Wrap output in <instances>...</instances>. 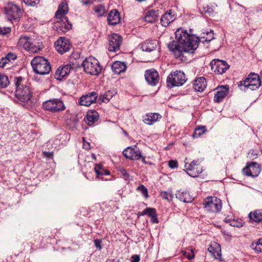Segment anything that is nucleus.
<instances>
[{
	"mask_svg": "<svg viewBox=\"0 0 262 262\" xmlns=\"http://www.w3.org/2000/svg\"><path fill=\"white\" fill-rule=\"evenodd\" d=\"M176 37L177 41H172L167 47L176 58L181 60H185L184 54L193 53L198 48L197 40L193 39V36L183 30H178L176 32Z\"/></svg>",
	"mask_w": 262,
	"mask_h": 262,
	"instance_id": "1",
	"label": "nucleus"
},
{
	"mask_svg": "<svg viewBox=\"0 0 262 262\" xmlns=\"http://www.w3.org/2000/svg\"><path fill=\"white\" fill-rule=\"evenodd\" d=\"M21 77H15L14 84L16 87L15 97L19 103L28 109L35 105V99L30 88L23 83Z\"/></svg>",
	"mask_w": 262,
	"mask_h": 262,
	"instance_id": "2",
	"label": "nucleus"
},
{
	"mask_svg": "<svg viewBox=\"0 0 262 262\" xmlns=\"http://www.w3.org/2000/svg\"><path fill=\"white\" fill-rule=\"evenodd\" d=\"M260 84L258 75L250 73L247 78L239 82L238 86L242 91L246 92L248 90H256L259 88Z\"/></svg>",
	"mask_w": 262,
	"mask_h": 262,
	"instance_id": "3",
	"label": "nucleus"
},
{
	"mask_svg": "<svg viewBox=\"0 0 262 262\" xmlns=\"http://www.w3.org/2000/svg\"><path fill=\"white\" fill-rule=\"evenodd\" d=\"M31 63L34 72L39 75L48 74L51 70L50 62L42 56L35 57Z\"/></svg>",
	"mask_w": 262,
	"mask_h": 262,
	"instance_id": "4",
	"label": "nucleus"
},
{
	"mask_svg": "<svg viewBox=\"0 0 262 262\" xmlns=\"http://www.w3.org/2000/svg\"><path fill=\"white\" fill-rule=\"evenodd\" d=\"M82 66L84 71L90 75L97 76L101 71V67L97 59L93 57L86 58Z\"/></svg>",
	"mask_w": 262,
	"mask_h": 262,
	"instance_id": "5",
	"label": "nucleus"
},
{
	"mask_svg": "<svg viewBox=\"0 0 262 262\" xmlns=\"http://www.w3.org/2000/svg\"><path fill=\"white\" fill-rule=\"evenodd\" d=\"M17 46L19 48H23L25 50L30 52L36 53L42 48V45L38 43L34 44L32 42V39L27 36H21L20 37L18 42Z\"/></svg>",
	"mask_w": 262,
	"mask_h": 262,
	"instance_id": "6",
	"label": "nucleus"
},
{
	"mask_svg": "<svg viewBox=\"0 0 262 262\" xmlns=\"http://www.w3.org/2000/svg\"><path fill=\"white\" fill-rule=\"evenodd\" d=\"M186 79L184 72L180 71H172L167 78V85L170 88L181 86L185 83Z\"/></svg>",
	"mask_w": 262,
	"mask_h": 262,
	"instance_id": "7",
	"label": "nucleus"
},
{
	"mask_svg": "<svg viewBox=\"0 0 262 262\" xmlns=\"http://www.w3.org/2000/svg\"><path fill=\"white\" fill-rule=\"evenodd\" d=\"M42 108L46 111L56 113L65 110L66 106L61 99L53 98L43 102Z\"/></svg>",
	"mask_w": 262,
	"mask_h": 262,
	"instance_id": "8",
	"label": "nucleus"
},
{
	"mask_svg": "<svg viewBox=\"0 0 262 262\" xmlns=\"http://www.w3.org/2000/svg\"><path fill=\"white\" fill-rule=\"evenodd\" d=\"M5 13L7 18L13 22H17L19 20L23 11L16 5L13 3H9L5 8Z\"/></svg>",
	"mask_w": 262,
	"mask_h": 262,
	"instance_id": "9",
	"label": "nucleus"
},
{
	"mask_svg": "<svg viewBox=\"0 0 262 262\" xmlns=\"http://www.w3.org/2000/svg\"><path fill=\"white\" fill-rule=\"evenodd\" d=\"M203 204L205 209L207 211L211 212H219L222 207L221 200L214 196H210L205 199Z\"/></svg>",
	"mask_w": 262,
	"mask_h": 262,
	"instance_id": "10",
	"label": "nucleus"
},
{
	"mask_svg": "<svg viewBox=\"0 0 262 262\" xmlns=\"http://www.w3.org/2000/svg\"><path fill=\"white\" fill-rule=\"evenodd\" d=\"M211 70L218 74L224 73L229 68L227 62L219 59H214L210 63Z\"/></svg>",
	"mask_w": 262,
	"mask_h": 262,
	"instance_id": "11",
	"label": "nucleus"
},
{
	"mask_svg": "<svg viewBox=\"0 0 262 262\" xmlns=\"http://www.w3.org/2000/svg\"><path fill=\"white\" fill-rule=\"evenodd\" d=\"M202 170L199 160H193L189 164H185V171L191 177H197Z\"/></svg>",
	"mask_w": 262,
	"mask_h": 262,
	"instance_id": "12",
	"label": "nucleus"
},
{
	"mask_svg": "<svg viewBox=\"0 0 262 262\" xmlns=\"http://www.w3.org/2000/svg\"><path fill=\"white\" fill-rule=\"evenodd\" d=\"M124 156L132 160H140L142 158V154L137 146L134 147H127L123 151Z\"/></svg>",
	"mask_w": 262,
	"mask_h": 262,
	"instance_id": "13",
	"label": "nucleus"
},
{
	"mask_svg": "<svg viewBox=\"0 0 262 262\" xmlns=\"http://www.w3.org/2000/svg\"><path fill=\"white\" fill-rule=\"evenodd\" d=\"M260 170V165L256 162H252L243 169V172L246 176L256 177L259 174Z\"/></svg>",
	"mask_w": 262,
	"mask_h": 262,
	"instance_id": "14",
	"label": "nucleus"
},
{
	"mask_svg": "<svg viewBox=\"0 0 262 262\" xmlns=\"http://www.w3.org/2000/svg\"><path fill=\"white\" fill-rule=\"evenodd\" d=\"M122 37L117 34H113L109 37L108 50L110 52H117L120 49Z\"/></svg>",
	"mask_w": 262,
	"mask_h": 262,
	"instance_id": "15",
	"label": "nucleus"
},
{
	"mask_svg": "<svg viewBox=\"0 0 262 262\" xmlns=\"http://www.w3.org/2000/svg\"><path fill=\"white\" fill-rule=\"evenodd\" d=\"M55 46L57 51L60 54L68 52L72 46L70 41L65 37H60L55 42Z\"/></svg>",
	"mask_w": 262,
	"mask_h": 262,
	"instance_id": "16",
	"label": "nucleus"
},
{
	"mask_svg": "<svg viewBox=\"0 0 262 262\" xmlns=\"http://www.w3.org/2000/svg\"><path fill=\"white\" fill-rule=\"evenodd\" d=\"M144 76L147 82L151 85H156L159 81V74L154 69L146 70Z\"/></svg>",
	"mask_w": 262,
	"mask_h": 262,
	"instance_id": "17",
	"label": "nucleus"
},
{
	"mask_svg": "<svg viewBox=\"0 0 262 262\" xmlns=\"http://www.w3.org/2000/svg\"><path fill=\"white\" fill-rule=\"evenodd\" d=\"M98 94L95 92H92L89 94L82 96L79 100V104L81 105L89 106L96 102Z\"/></svg>",
	"mask_w": 262,
	"mask_h": 262,
	"instance_id": "18",
	"label": "nucleus"
},
{
	"mask_svg": "<svg viewBox=\"0 0 262 262\" xmlns=\"http://www.w3.org/2000/svg\"><path fill=\"white\" fill-rule=\"evenodd\" d=\"M229 92V86L227 85H222L216 88V92L214 97V101L216 103H220L226 96Z\"/></svg>",
	"mask_w": 262,
	"mask_h": 262,
	"instance_id": "19",
	"label": "nucleus"
},
{
	"mask_svg": "<svg viewBox=\"0 0 262 262\" xmlns=\"http://www.w3.org/2000/svg\"><path fill=\"white\" fill-rule=\"evenodd\" d=\"M176 18V16L174 12L171 10H169L165 12L161 16L160 21L161 24L163 27H167Z\"/></svg>",
	"mask_w": 262,
	"mask_h": 262,
	"instance_id": "20",
	"label": "nucleus"
},
{
	"mask_svg": "<svg viewBox=\"0 0 262 262\" xmlns=\"http://www.w3.org/2000/svg\"><path fill=\"white\" fill-rule=\"evenodd\" d=\"M72 67L67 64L63 67H59L56 71L54 77L57 80H61L70 73Z\"/></svg>",
	"mask_w": 262,
	"mask_h": 262,
	"instance_id": "21",
	"label": "nucleus"
},
{
	"mask_svg": "<svg viewBox=\"0 0 262 262\" xmlns=\"http://www.w3.org/2000/svg\"><path fill=\"white\" fill-rule=\"evenodd\" d=\"M249 223L262 224V209L251 211L248 214Z\"/></svg>",
	"mask_w": 262,
	"mask_h": 262,
	"instance_id": "22",
	"label": "nucleus"
},
{
	"mask_svg": "<svg viewBox=\"0 0 262 262\" xmlns=\"http://www.w3.org/2000/svg\"><path fill=\"white\" fill-rule=\"evenodd\" d=\"M194 37L193 39L197 40L198 45L199 42L202 43L209 42L214 38L212 30L202 32L199 37Z\"/></svg>",
	"mask_w": 262,
	"mask_h": 262,
	"instance_id": "23",
	"label": "nucleus"
},
{
	"mask_svg": "<svg viewBox=\"0 0 262 262\" xmlns=\"http://www.w3.org/2000/svg\"><path fill=\"white\" fill-rule=\"evenodd\" d=\"M176 195L177 199L184 203H191L193 200V198L187 190H178Z\"/></svg>",
	"mask_w": 262,
	"mask_h": 262,
	"instance_id": "24",
	"label": "nucleus"
},
{
	"mask_svg": "<svg viewBox=\"0 0 262 262\" xmlns=\"http://www.w3.org/2000/svg\"><path fill=\"white\" fill-rule=\"evenodd\" d=\"M158 45L157 40H146L141 45V48L143 51L150 52L157 49Z\"/></svg>",
	"mask_w": 262,
	"mask_h": 262,
	"instance_id": "25",
	"label": "nucleus"
},
{
	"mask_svg": "<svg viewBox=\"0 0 262 262\" xmlns=\"http://www.w3.org/2000/svg\"><path fill=\"white\" fill-rule=\"evenodd\" d=\"M161 118V116L158 113L147 114L143 116V121L147 125H152Z\"/></svg>",
	"mask_w": 262,
	"mask_h": 262,
	"instance_id": "26",
	"label": "nucleus"
},
{
	"mask_svg": "<svg viewBox=\"0 0 262 262\" xmlns=\"http://www.w3.org/2000/svg\"><path fill=\"white\" fill-rule=\"evenodd\" d=\"M141 215H147L150 217V221L153 224L159 223L157 219V211L155 208L147 207L141 212Z\"/></svg>",
	"mask_w": 262,
	"mask_h": 262,
	"instance_id": "27",
	"label": "nucleus"
},
{
	"mask_svg": "<svg viewBox=\"0 0 262 262\" xmlns=\"http://www.w3.org/2000/svg\"><path fill=\"white\" fill-rule=\"evenodd\" d=\"M69 11L68 5L66 2H62L59 5L58 9L56 12L55 15L56 18H61L64 17L65 15Z\"/></svg>",
	"mask_w": 262,
	"mask_h": 262,
	"instance_id": "28",
	"label": "nucleus"
},
{
	"mask_svg": "<svg viewBox=\"0 0 262 262\" xmlns=\"http://www.w3.org/2000/svg\"><path fill=\"white\" fill-rule=\"evenodd\" d=\"M120 20L119 13L116 10H112L110 12L107 16L108 25H116L119 23Z\"/></svg>",
	"mask_w": 262,
	"mask_h": 262,
	"instance_id": "29",
	"label": "nucleus"
},
{
	"mask_svg": "<svg viewBox=\"0 0 262 262\" xmlns=\"http://www.w3.org/2000/svg\"><path fill=\"white\" fill-rule=\"evenodd\" d=\"M207 86V82L203 77L197 78L193 82V88L195 91L203 92Z\"/></svg>",
	"mask_w": 262,
	"mask_h": 262,
	"instance_id": "30",
	"label": "nucleus"
},
{
	"mask_svg": "<svg viewBox=\"0 0 262 262\" xmlns=\"http://www.w3.org/2000/svg\"><path fill=\"white\" fill-rule=\"evenodd\" d=\"M99 115L95 111H89L84 118L85 123L89 126H92L98 120Z\"/></svg>",
	"mask_w": 262,
	"mask_h": 262,
	"instance_id": "31",
	"label": "nucleus"
},
{
	"mask_svg": "<svg viewBox=\"0 0 262 262\" xmlns=\"http://www.w3.org/2000/svg\"><path fill=\"white\" fill-rule=\"evenodd\" d=\"M158 15L159 10H149L144 16V20L149 23H154L158 19Z\"/></svg>",
	"mask_w": 262,
	"mask_h": 262,
	"instance_id": "32",
	"label": "nucleus"
},
{
	"mask_svg": "<svg viewBox=\"0 0 262 262\" xmlns=\"http://www.w3.org/2000/svg\"><path fill=\"white\" fill-rule=\"evenodd\" d=\"M208 251L212 253L215 258L218 259L221 257V249L219 244L213 243L208 248Z\"/></svg>",
	"mask_w": 262,
	"mask_h": 262,
	"instance_id": "33",
	"label": "nucleus"
},
{
	"mask_svg": "<svg viewBox=\"0 0 262 262\" xmlns=\"http://www.w3.org/2000/svg\"><path fill=\"white\" fill-rule=\"evenodd\" d=\"M94 171L97 174V178L103 180L102 177L103 176L109 175L110 172L103 168L102 164H96L94 167Z\"/></svg>",
	"mask_w": 262,
	"mask_h": 262,
	"instance_id": "34",
	"label": "nucleus"
},
{
	"mask_svg": "<svg viewBox=\"0 0 262 262\" xmlns=\"http://www.w3.org/2000/svg\"><path fill=\"white\" fill-rule=\"evenodd\" d=\"M126 68V65L124 62L117 61L114 62L112 65V69L114 73L119 74L121 73L124 72Z\"/></svg>",
	"mask_w": 262,
	"mask_h": 262,
	"instance_id": "35",
	"label": "nucleus"
},
{
	"mask_svg": "<svg viewBox=\"0 0 262 262\" xmlns=\"http://www.w3.org/2000/svg\"><path fill=\"white\" fill-rule=\"evenodd\" d=\"M207 131L206 127L205 126H199L196 127L192 135L193 138L200 137L202 135L205 133Z\"/></svg>",
	"mask_w": 262,
	"mask_h": 262,
	"instance_id": "36",
	"label": "nucleus"
},
{
	"mask_svg": "<svg viewBox=\"0 0 262 262\" xmlns=\"http://www.w3.org/2000/svg\"><path fill=\"white\" fill-rule=\"evenodd\" d=\"M93 10L98 17L103 16L106 14V10L104 6L102 5H97L94 6Z\"/></svg>",
	"mask_w": 262,
	"mask_h": 262,
	"instance_id": "37",
	"label": "nucleus"
},
{
	"mask_svg": "<svg viewBox=\"0 0 262 262\" xmlns=\"http://www.w3.org/2000/svg\"><path fill=\"white\" fill-rule=\"evenodd\" d=\"M116 93L115 91H108L104 94L101 95L100 98L103 102L106 103L113 97V96Z\"/></svg>",
	"mask_w": 262,
	"mask_h": 262,
	"instance_id": "38",
	"label": "nucleus"
},
{
	"mask_svg": "<svg viewBox=\"0 0 262 262\" xmlns=\"http://www.w3.org/2000/svg\"><path fill=\"white\" fill-rule=\"evenodd\" d=\"M9 83L8 78L7 76L0 73V88H4Z\"/></svg>",
	"mask_w": 262,
	"mask_h": 262,
	"instance_id": "39",
	"label": "nucleus"
},
{
	"mask_svg": "<svg viewBox=\"0 0 262 262\" xmlns=\"http://www.w3.org/2000/svg\"><path fill=\"white\" fill-rule=\"evenodd\" d=\"M251 247L257 252H262V239H259L256 243H252Z\"/></svg>",
	"mask_w": 262,
	"mask_h": 262,
	"instance_id": "40",
	"label": "nucleus"
},
{
	"mask_svg": "<svg viewBox=\"0 0 262 262\" xmlns=\"http://www.w3.org/2000/svg\"><path fill=\"white\" fill-rule=\"evenodd\" d=\"M225 221L233 227H241L243 226V223L242 222L237 221L235 220H229L228 217H225Z\"/></svg>",
	"mask_w": 262,
	"mask_h": 262,
	"instance_id": "41",
	"label": "nucleus"
},
{
	"mask_svg": "<svg viewBox=\"0 0 262 262\" xmlns=\"http://www.w3.org/2000/svg\"><path fill=\"white\" fill-rule=\"evenodd\" d=\"M160 195L163 199L166 200L168 202L171 201L173 198V195L171 191H161Z\"/></svg>",
	"mask_w": 262,
	"mask_h": 262,
	"instance_id": "42",
	"label": "nucleus"
},
{
	"mask_svg": "<svg viewBox=\"0 0 262 262\" xmlns=\"http://www.w3.org/2000/svg\"><path fill=\"white\" fill-rule=\"evenodd\" d=\"M71 27L72 25L71 24H68V25H66L64 22L63 23H60L58 26L59 30L63 32H66L69 31L71 29Z\"/></svg>",
	"mask_w": 262,
	"mask_h": 262,
	"instance_id": "43",
	"label": "nucleus"
},
{
	"mask_svg": "<svg viewBox=\"0 0 262 262\" xmlns=\"http://www.w3.org/2000/svg\"><path fill=\"white\" fill-rule=\"evenodd\" d=\"M137 189L140 191L145 198H148V193L147 189L143 185H140L137 187Z\"/></svg>",
	"mask_w": 262,
	"mask_h": 262,
	"instance_id": "44",
	"label": "nucleus"
},
{
	"mask_svg": "<svg viewBox=\"0 0 262 262\" xmlns=\"http://www.w3.org/2000/svg\"><path fill=\"white\" fill-rule=\"evenodd\" d=\"M120 174L121 177L125 180H130V177L126 170L124 168H121L119 170Z\"/></svg>",
	"mask_w": 262,
	"mask_h": 262,
	"instance_id": "45",
	"label": "nucleus"
},
{
	"mask_svg": "<svg viewBox=\"0 0 262 262\" xmlns=\"http://www.w3.org/2000/svg\"><path fill=\"white\" fill-rule=\"evenodd\" d=\"M202 13H207L209 15L213 14L214 11L212 8L209 7L208 5L204 6L202 10Z\"/></svg>",
	"mask_w": 262,
	"mask_h": 262,
	"instance_id": "46",
	"label": "nucleus"
},
{
	"mask_svg": "<svg viewBox=\"0 0 262 262\" xmlns=\"http://www.w3.org/2000/svg\"><path fill=\"white\" fill-rule=\"evenodd\" d=\"M24 2L28 6H34L39 3L40 0H24Z\"/></svg>",
	"mask_w": 262,
	"mask_h": 262,
	"instance_id": "47",
	"label": "nucleus"
},
{
	"mask_svg": "<svg viewBox=\"0 0 262 262\" xmlns=\"http://www.w3.org/2000/svg\"><path fill=\"white\" fill-rule=\"evenodd\" d=\"M8 60L6 57H2L0 60V67L4 68L7 64H9L10 61Z\"/></svg>",
	"mask_w": 262,
	"mask_h": 262,
	"instance_id": "48",
	"label": "nucleus"
},
{
	"mask_svg": "<svg viewBox=\"0 0 262 262\" xmlns=\"http://www.w3.org/2000/svg\"><path fill=\"white\" fill-rule=\"evenodd\" d=\"M11 31V29L9 27L0 28V34L6 35L9 33Z\"/></svg>",
	"mask_w": 262,
	"mask_h": 262,
	"instance_id": "49",
	"label": "nucleus"
},
{
	"mask_svg": "<svg viewBox=\"0 0 262 262\" xmlns=\"http://www.w3.org/2000/svg\"><path fill=\"white\" fill-rule=\"evenodd\" d=\"M6 58H7L8 60L11 62L12 61L16 59V56L13 53H8L6 56Z\"/></svg>",
	"mask_w": 262,
	"mask_h": 262,
	"instance_id": "50",
	"label": "nucleus"
},
{
	"mask_svg": "<svg viewBox=\"0 0 262 262\" xmlns=\"http://www.w3.org/2000/svg\"><path fill=\"white\" fill-rule=\"evenodd\" d=\"M168 166L171 168H174L178 166V162L176 161L170 160L168 162Z\"/></svg>",
	"mask_w": 262,
	"mask_h": 262,
	"instance_id": "51",
	"label": "nucleus"
},
{
	"mask_svg": "<svg viewBox=\"0 0 262 262\" xmlns=\"http://www.w3.org/2000/svg\"><path fill=\"white\" fill-rule=\"evenodd\" d=\"M95 246L99 250H101L102 249L101 246V241L98 239H95L94 241Z\"/></svg>",
	"mask_w": 262,
	"mask_h": 262,
	"instance_id": "52",
	"label": "nucleus"
},
{
	"mask_svg": "<svg viewBox=\"0 0 262 262\" xmlns=\"http://www.w3.org/2000/svg\"><path fill=\"white\" fill-rule=\"evenodd\" d=\"M131 259H132V260H131L132 262H139L140 258L139 255L135 254V255H133L131 257Z\"/></svg>",
	"mask_w": 262,
	"mask_h": 262,
	"instance_id": "53",
	"label": "nucleus"
},
{
	"mask_svg": "<svg viewBox=\"0 0 262 262\" xmlns=\"http://www.w3.org/2000/svg\"><path fill=\"white\" fill-rule=\"evenodd\" d=\"M183 255L185 256L188 259H191L194 257V254L190 253H188L186 251L183 252Z\"/></svg>",
	"mask_w": 262,
	"mask_h": 262,
	"instance_id": "54",
	"label": "nucleus"
},
{
	"mask_svg": "<svg viewBox=\"0 0 262 262\" xmlns=\"http://www.w3.org/2000/svg\"><path fill=\"white\" fill-rule=\"evenodd\" d=\"M44 155L48 158H52L53 157V152H43Z\"/></svg>",
	"mask_w": 262,
	"mask_h": 262,
	"instance_id": "55",
	"label": "nucleus"
},
{
	"mask_svg": "<svg viewBox=\"0 0 262 262\" xmlns=\"http://www.w3.org/2000/svg\"><path fill=\"white\" fill-rule=\"evenodd\" d=\"M81 2L84 5H88L89 4H92L94 0H80Z\"/></svg>",
	"mask_w": 262,
	"mask_h": 262,
	"instance_id": "56",
	"label": "nucleus"
},
{
	"mask_svg": "<svg viewBox=\"0 0 262 262\" xmlns=\"http://www.w3.org/2000/svg\"><path fill=\"white\" fill-rule=\"evenodd\" d=\"M106 262H120V260L119 259H107Z\"/></svg>",
	"mask_w": 262,
	"mask_h": 262,
	"instance_id": "57",
	"label": "nucleus"
},
{
	"mask_svg": "<svg viewBox=\"0 0 262 262\" xmlns=\"http://www.w3.org/2000/svg\"><path fill=\"white\" fill-rule=\"evenodd\" d=\"M145 157H143L142 156V158L140 160H142V161L144 163H147L146 161H145Z\"/></svg>",
	"mask_w": 262,
	"mask_h": 262,
	"instance_id": "58",
	"label": "nucleus"
},
{
	"mask_svg": "<svg viewBox=\"0 0 262 262\" xmlns=\"http://www.w3.org/2000/svg\"><path fill=\"white\" fill-rule=\"evenodd\" d=\"M89 174H85V177L88 180H90V177H89Z\"/></svg>",
	"mask_w": 262,
	"mask_h": 262,
	"instance_id": "59",
	"label": "nucleus"
},
{
	"mask_svg": "<svg viewBox=\"0 0 262 262\" xmlns=\"http://www.w3.org/2000/svg\"><path fill=\"white\" fill-rule=\"evenodd\" d=\"M93 158L94 159H96V157H95V155H93Z\"/></svg>",
	"mask_w": 262,
	"mask_h": 262,
	"instance_id": "60",
	"label": "nucleus"
},
{
	"mask_svg": "<svg viewBox=\"0 0 262 262\" xmlns=\"http://www.w3.org/2000/svg\"><path fill=\"white\" fill-rule=\"evenodd\" d=\"M83 146H86V145H85V144L84 143V144H83Z\"/></svg>",
	"mask_w": 262,
	"mask_h": 262,
	"instance_id": "61",
	"label": "nucleus"
}]
</instances>
